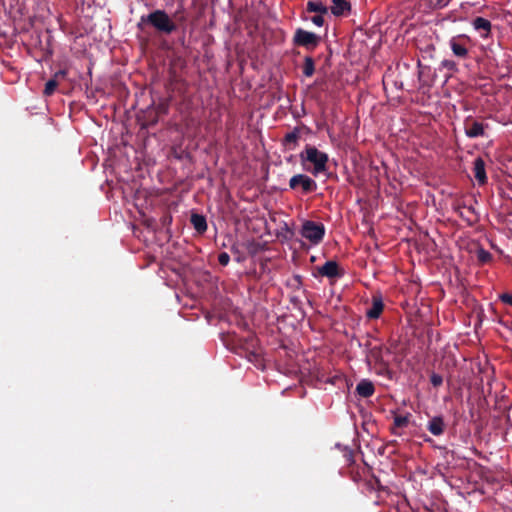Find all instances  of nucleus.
<instances>
[{
  "label": "nucleus",
  "mask_w": 512,
  "mask_h": 512,
  "mask_svg": "<svg viewBox=\"0 0 512 512\" xmlns=\"http://www.w3.org/2000/svg\"><path fill=\"white\" fill-rule=\"evenodd\" d=\"M187 21L185 9L180 6L173 17H171L163 9H155L146 15H142L136 24L137 30L148 34V29H154L155 33L159 35H171L179 28H182V35L178 38V43L183 48L187 47L185 32L183 25Z\"/></svg>",
  "instance_id": "nucleus-1"
},
{
  "label": "nucleus",
  "mask_w": 512,
  "mask_h": 512,
  "mask_svg": "<svg viewBox=\"0 0 512 512\" xmlns=\"http://www.w3.org/2000/svg\"><path fill=\"white\" fill-rule=\"evenodd\" d=\"M300 158L303 163L307 161L313 164L311 173L314 176H317L318 174L327 170L329 157L326 153L318 150L315 146L307 144L304 150L301 152Z\"/></svg>",
  "instance_id": "nucleus-2"
},
{
  "label": "nucleus",
  "mask_w": 512,
  "mask_h": 512,
  "mask_svg": "<svg viewBox=\"0 0 512 512\" xmlns=\"http://www.w3.org/2000/svg\"><path fill=\"white\" fill-rule=\"evenodd\" d=\"M384 352L389 353V349L383 345L372 346L368 349L366 354V361L370 367H373L377 374H389L388 363L384 360Z\"/></svg>",
  "instance_id": "nucleus-3"
},
{
  "label": "nucleus",
  "mask_w": 512,
  "mask_h": 512,
  "mask_svg": "<svg viewBox=\"0 0 512 512\" xmlns=\"http://www.w3.org/2000/svg\"><path fill=\"white\" fill-rule=\"evenodd\" d=\"M465 135L474 139L478 137H486V131L489 128L488 123L483 119L473 116H467L463 121Z\"/></svg>",
  "instance_id": "nucleus-4"
},
{
  "label": "nucleus",
  "mask_w": 512,
  "mask_h": 512,
  "mask_svg": "<svg viewBox=\"0 0 512 512\" xmlns=\"http://www.w3.org/2000/svg\"><path fill=\"white\" fill-rule=\"evenodd\" d=\"M321 42V36L302 28L296 29L293 36V44L308 51L315 50Z\"/></svg>",
  "instance_id": "nucleus-5"
},
{
  "label": "nucleus",
  "mask_w": 512,
  "mask_h": 512,
  "mask_svg": "<svg viewBox=\"0 0 512 512\" xmlns=\"http://www.w3.org/2000/svg\"><path fill=\"white\" fill-rule=\"evenodd\" d=\"M300 233L310 243L317 245L324 238L325 226L322 223L307 220L303 223Z\"/></svg>",
  "instance_id": "nucleus-6"
},
{
  "label": "nucleus",
  "mask_w": 512,
  "mask_h": 512,
  "mask_svg": "<svg viewBox=\"0 0 512 512\" xmlns=\"http://www.w3.org/2000/svg\"><path fill=\"white\" fill-rule=\"evenodd\" d=\"M289 187L292 190H296L301 187L304 194L313 193L317 190V183L311 177L306 174H296L289 180Z\"/></svg>",
  "instance_id": "nucleus-7"
},
{
  "label": "nucleus",
  "mask_w": 512,
  "mask_h": 512,
  "mask_svg": "<svg viewBox=\"0 0 512 512\" xmlns=\"http://www.w3.org/2000/svg\"><path fill=\"white\" fill-rule=\"evenodd\" d=\"M470 43L469 36L459 34L453 36L449 41V46L453 54L459 59H466L469 54L468 44Z\"/></svg>",
  "instance_id": "nucleus-8"
},
{
  "label": "nucleus",
  "mask_w": 512,
  "mask_h": 512,
  "mask_svg": "<svg viewBox=\"0 0 512 512\" xmlns=\"http://www.w3.org/2000/svg\"><path fill=\"white\" fill-rule=\"evenodd\" d=\"M314 276L327 277L328 279H337L344 275V270L334 260L326 261L322 266L315 268Z\"/></svg>",
  "instance_id": "nucleus-9"
},
{
  "label": "nucleus",
  "mask_w": 512,
  "mask_h": 512,
  "mask_svg": "<svg viewBox=\"0 0 512 512\" xmlns=\"http://www.w3.org/2000/svg\"><path fill=\"white\" fill-rule=\"evenodd\" d=\"M384 310V302L381 294H375L372 296V305L366 311V317L368 319H378Z\"/></svg>",
  "instance_id": "nucleus-10"
},
{
  "label": "nucleus",
  "mask_w": 512,
  "mask_h": 512,
  "mask_svg": "<svg viewBox=\"0 0 512 512\" xmlns=\"http://www.w3.org/2000/svg\"><path fill=\"white\" fill-rule=\"evenodd\" d=\"M473 174L479 185L487 183L485 161L481 157H477L473 162Z\"/></svg>",
  "instance_id": "nucleus-11"
},
{
  "label": "nucleus",
  "mask_w": 512,
  "mask_h": 512,
  "mask_svg": "<svg viewBox=\"0 0 512 512\" xmlns=\"http://www.w3.org/2000/svg\"><path fill=\"white\" fill-rule=\"evenodd\" d=\"M446 428L444 419L442 416L432 417L427 424V430L434 436H440L444 433Z\"/></svg>",
  "instance_id": "nucleus-12"
},
{
  "label": "nucleus",
  "mask_w": 512,
  "mask_h": 512,
  "mask_svg": "<svg viewBox=\"0 0 512 512\" xmlns=\"http://www.w3.org/2000/svg\"><path fill=\"white\" fill-rule=\"evenodd\" d=\"M472 25L474 27L475 30H477L478 32H480V35L482 38H488L490 33H491V22L486 19V18H483V17H476L473 22H472Z\"/></svg>",
  "instance_id": "nucleus-13"
},
{
  "label": "nucleus",
  "mask_w": 512,
  "mask_h": 512,
  "mask_svg": "<svg viewBox=\"0 0 512 512\" xmlns=\"http://www.w3.org/2000/svg\"><path fill=\"white\" fill-rule=\"evenodd\" d=\"M356 393L362 398H369L375 393V386L372 381L362 379L356 386Z\"/></svg>",
  "instance_id": "nucleus-14"
},
{
  "label": "nucleus",
  "mask_w": 512,
  "mask_h": 512,
  "mask_svg": "<svg viewBox=\"0 0 512 512\" xmlns=\"http://www.w3.org/2000/svg\"><path fill=\"white\" fill-rule=\"evenodd\" d=\"M190 222L193 228L199 233L203 234L207 230V221L205 216L193 213L190 217Z\"/></svg>",
  "instance_id": "nucleus-15"
},
{
  "label": "nucleus",
  "mask_w": 512,
  "mask_h": 512,
  "mask_svg": "<svg viewBox=\"0 0 512 512\" xmlns=\"http://www.w3.org/2000/svg\"><path fill=\"white\" fill-rule=\"evenodd\" d=\"M332 3L331 12L335 16H342L351 9L350 3L347 0H332Z\"/></svg>",
  "instance_id": "nucleus-16"
},
{
  "label": "nucleus",
  "mask_w": 512,
  "mask_h": 512,
  "mask_svg": "<svg viewBox=\"0 0 512 512\" xmlns=\"http://www.w3.org/2000/svg\"><path fill=\"white\" fill-rule=\"evenodd\" d=\"M306 11L316 14H327L328 7L320 0H309L306 4Z\"/></svg>",
  "instance_id": "nucleus-17"
},
{
  "label": "nucleus",
  "mask_w": 512,
  "mask_h": 512,
  "mask_svg": "<svg viewBox=\"0 0 512 512\" xmlns=\"http://www.w3.org/2000/svg\"><path fill=\"white\" fill-rule=\"evenodd\" d=\"M409 417H410V414H406V415L396 414L394 416V421H393V426L391 427V432L394 435H400V433L398 432V429L408 426Z\"/></svg>",
  "instance_id": "nucleus-18"
},
{
  "label": "nucleus",
  "mask_w": 512,
  "mask_h": 512,
  "mask_svg": "<svg viewBox=\"0 0 512 512\" xmlns=\"http://www.w3.org/2000/svg\"><path fill=\"white\" fill-rule=\"evenodd\" d=\"M299 139H300V129L298 127H296V128H294L293 131H291L285 135L283 143L285 146H288L290 149H292L297 146Z\"/></svg>",
  "instance_id": "nucleus-19"
},
{
  "label": "nucleus",
  "mask_w": 512,
  "mask_h": 512,
  "mask_svg": "<svg viewBox=\"0 0 512 512\" xmlns=\"http://www.w3.org/2000/svg\"><path fill=\"white\" fill-rule=\"evenodd\" d=\"M303 75L306 77H311L315 72V62L311 56H306L304 58V63L302 66Z\"/></svg>",
  "instance_id": "nucleus-20"
},
{
  "label": "nucleus",
  "mask_w": 512,
  "mask_h": 512,
  "mask_svg": "<svg viewBox=\"0 0 512 512\" xmlns=\"http://www.w3.org/2000/svg\"><path fill=\"white\" fill-rule=\"evenodd\" d=\"M477 259L479 263L487 264L492 260V254L483 248H479L477 250Z\"/></svg>",
  "instance_id": "nucleus-21"
},
{
  "label": "nucleus",
  "mask_w": 512,
  "mask_h": 512,
  "mask_svg": "<svg viewBox=\"0 0 512 512\" xmlns=\"http://www.w3.org/2000/svg\"><path fill=\"white\" fill-rule=\"evenodd\" d=\"M58 87V81L56 79H50L49 81L46 82L45 84V88H44V95L45 96H51L56 88Z\"/></svg>",
  "instance_id": "nucleus-22"
},
{
  "label": "nucleus",
  "mask_w": 512,
  "mask_h": 512,
  "mask_svg": "<svg viewBox=\"0 0 512 512\" xmlns=\"http://www.w3.org/2000/svg\"><path fill=\"white\" fill-rule=\"evenodd\" d=\"M430 382L434 387H439L443 384V377L437 373H431Z\"/></svg>",
  "instance_id": "nucleus-23"
},
{
  "label": "nucleus",
  "mask_w": 512,
  "mask_h": 512,
  "mask_svg": "<svg viewBox=\"0 0 512 512\" xmlns=\"http://www.w3.org/2000/svg\"><path fill=\"white\" fill-rule=\"evenodd\" d=\"M324 15H325V14H316V15H314L313 17H311V19H310V20H311V22H312L314 25H316V26H318V27H321V26H323V25H324V23H325Z\"/></svg>",
  "instance_id": "nucleus-24"
},
{
  "label": "nucleus",
  "mask_w": 512,
  "mask_h": 512,
  "mask_svg": "<svg viewBox=\"0 0 512 512\" xmlns=\"http://www.w3.org/2000/svg\"><path fill=\"white\" fill-rule=\"evenodd\" d=\"M441 66L447 70L455 71L457 69V65L453 60L445 59L441 62Z\"/></svg>",
  "instance_id": "nucleus-25"
},
{
  "label": "nucleus",
  "mask_w": 512,
  "mask_h": 512,
  "mask_svg": "<svg viewBox=\"0 0 512 512\" xmlns=\"http://www.w3.org/2000/svg\"><path fill=\"white\" fill-rule=\"evenodd\" d=\"M219 264L222 266H227L230 261V256L226 252H222L218 255Z\"/></svg>",
  "instance_id": "nucleus-26"
},
{
  "label": "nucleus",
  "mask_w": 512,
  "mask_h": 512,
  "mask_svg": "<svg viewBox=\"0 0 512 512\" xmlns=\"http://www.w3.org/2000/svg\"><path fill=\"white\" fill-rule=\"evenodd\" d=\"M500 300L505 303V304H508L510 306H512V294H509V293H504L500 296Z\"/></svg>",
  "instance_id": "nucleus-27"
},
{
  "label": "nucleus",
  "mask_w": 512,
  "mask_h": 512,
  "mask_svg": "<svg viewBox=\"0 0 512 512\" xmlns=\"http://www.w3.org/2000/svg\"><path fill=\"white\" fill-rule=\"evenodd\" d=\"M66 76H67V70L62 69V70L57 71L54 74L53 79H56L59 82L60 79H64V78H66Z\"/></svg>",
  "instance_id": "nucleus-28"
},
{
  "label": "nucleus",
  "mask_w": 512,
  "mask_h": 512,
  "mask_svg": "<svg viewBox=\"0 0 512 512\" xmlns=\"http://www.w3.org/2000/svg\"><path fill=\"white\" fill-rule=\"evenodd\" d=\"M345 456H348V461H350V460H351V458H352V452H351V451H348V452L345 454Z\"/></svg>",
  "instance_id": "nucleus-29"
}]
</instances>
